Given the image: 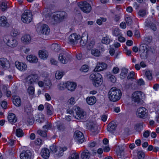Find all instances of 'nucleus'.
Segmentation results:
<instances>
[{"label":"nucleus","mask_w":159,"mask_h":159,"mask_svg":"<svg viewBox=\"0 0 159 159\" xmlns=\"http://www.w3.org/2000/svg\"><path fill=\"white\" fill-rule=\"evenodd\" d=\"M122 95L121 90L116 87H112L108 93V98L112 102H115L119 100Z\"/></svg>","instance_id":"1"},{"label":"nucleus","mask_w":159,"mask_h":159,"mask_svg":"<svg viewBox=\"0 0 159 159\" xmlns=\"http://www.w3.org/2000/svg\"><path fill=\"white\" fill-rule=\"evenodd\" d=\"M90 79L93 80V84L95 87H98L102 84V79L101 75L98 73L94 72L90 76Z\"/></svg>","instance_id":"2"},{"label":"nucleus","mask_w":159,"mask_h":159,"mask_svg":"<svg viewBox=\"0 0 159 159\" xmlns=\"http://www.w3.org/2000/svg\"><path fill=\"white\" fill-rule=\"evenodd\" d=\"M32 19V14L29 10H25L21 15V20L24 23H30Z\"/></svg>","instance_id":"3"},{"label":"nucleus","mask_w":159,"mask_h":159,"mask_svg":"<svg viewBox=\"0 0 159 159\" xmlns=\"http://www.w3.org/2000/svg\"><path fill=\"white\" fill-rule=\"evenodd\" d=\"M66 13L64 11H59L53 16L54 24H57L61 22L66 16Z\"/></svg>","instance_id":"4"},{"label":"nucleus","mask_w":159,"mask_h":159,"mask_svg":"<svg viewBox=\"0 0 159 159\" xmlns=\"http://www.w3.org/2000/svg\"><path fill=\"white\" fill-rule=\"evenodd\" d=\"M78 5L80 9L84 13H88L91 11L92 7L90 4L86 1L80 2Z\"/></svg>","instance_id":"5"},{"label":"nucleus","mask_w":159,"mask_h":159,"mask_svg":"<svg viewBox=\"0 0 159 159\" xmlns=\"http://www.w3.org/2000/svg\"><path fill=\"white\" fill-rule=\"evenodd\" d=\"M71 58L69 54L66 52H63L59 54L58 59L61 63L65 64L70 60Z\"/></svg>","instance_id":"6"},{"label":"nucleus","mask_w":159,"mask_h":159,"mask_svg":"<svg viewBox=\"0 0 159 159\" xmlns=\"http://www.w3.org/2000/svg\"><path fill=\"white\" fill-rule=\"evenodd\" d=\"M39 80L38 75L36 74H31L26 77L25 79L26 83L31 84L37 83Z\"/></svg>","instance_id":"7"},{"label":"nucleus","mask_w":159,"mask_h":159,"mask_svg":"<svg viewBox=\"0 0 159 159\" xmlns=\"http://www.w3.org/2000/svg\"><path fill=\"white\" fill-rule=\"evenodd\" d=\"M3 41L4 42L7 43V45L11 47H15L18 44L16 39L9 36H5L3 38Z\"/></svg>","instance_id":"8"},{"label":"nucleus","mask_w":159,"mask_h":159,"mask_svg":"<svg viewBox=\"0 0 159 159\" xmlns=\"http://www.w3.org/2000/svg\"><path fill=\"white\" fill-rule=\"evenodd\" d=\"M75 110V118L77 119H84L86 116V113L81 110L79 107L75 106L74 107Z\"/></svg>","instance_id":"9"},{"label":"nucleus","mask_w":159,"mask_h":159,"mask_svg":"<svg viewBox=\"0 0 159 159\" xmlns=\"http://www.w3.org/2000/svg\"><path fill=\"white\" fill-rule=\"evenodd\" d=\"M142 92L140 91H136L134 92L131 97L132 100L134 102L139 103L141 100Z\"/></svg>","instance_id":"10"},{"label":"nucleus","mask_w":159,"mask_h":159,"mask_svg":"<svg viewBox=\"0 0 159 159\" xmlns=\"http://www.w3.org/2000/svg\"><path fill=\"white\" fill-rule=\"evenodd\" d=\"M147 110L145 107H141L138 109L136 112L137 116L140 118H145L147 116Z\"/></svg>","instance_id":"11"},{"label":"nucleus","mask_w":159,"mask_h":159,"mask_svg":"<svg viewBox=\"0 0 159 159\" xmlns=\"http://www.w3.org/2000/svg\"><path fill=\"white\" fill-rule=\"evenodd\" d=\"M80 38V35L77 34L76 33L71 34L69 37V42L71 44H75L77 43V41Z\"/></svg>","instance_id":"12"},{"label":"nucleus","mask_w":159,"mask_h":159,"mask_svg":"<svg viewBox=\"0 0 159 159\" xmlns=\"http://www.w3.org/2000/svg\"><path fill=\"white\" fill-rule=\"evenodd\" d=\"M74 136L75 139L80 143H82L84 141V135L83 133L79 130H76L75 132Z\"/></svg>","instance_id":"13"},{"label":"nucleus","mask_w":159,"mask_h":159,"mask_svg":"<svg viewBox=\"0 0 159 159\" xmlns=\"http://www.w3.org/2000/svg\"><path fill=\"white\" fill-rule=\"evenodd\" d=\"M107 65L105 63H98L97 64L96 67L94 69L95 71H99L106 69Z\"/></svg>","instance_id":"14"},{"label":"nucleus","mask_w":159,"mask_h":159,"mask_svg":"<svg viewBox=\"0 0 159 159\" xmlns=\"http://www.w3.org/2000/svg\"><path fill=\"white\" fill-rule=\"evenodd\" d=\"M31 155L30 150L23 151L20 154V158L21 159H31Z\"/></svg>","instance_id":"15"},{"label":"nucleus","mask_w":159,"mask_h":159,"mask_svg":"<svg viewBox=\"0 0 159 159\" xmlns=\"http://www.w3.org/2000/svg\"><path fill=\"white\" fill-rule=\"evenodd\" d=\"M15 65L17 69L21 71H24L26 70L27 67L25 63L18 61H16Z\"/></svg>","instance_id":"16"},{"label":"nucleus","mask_w":159,"mask_h":159,"mask_svg":"<svg viewBox=\"0 0 159 159\" xmlns=\"http://www.w3.org/2000/svg\"><path fill=\"white\" fill-rule=\"evenodd\" d=\"M66 86L68 90L73 91L75 89L76 84L73 82L67 81L66 84Z\"/></svg>","instance_id":"17"},{"label":"nucleus","mask_w":159,"mask_h":159,"mask_svg":"<svg viewBox=\"0 0 159 159\" xmlns=\"http://www.w3.org/2000/svg\"><path fill=\"white\" fill-rule=\"evenodd\" d=\"M50 152L48 149L44 148L42 149L41 152V155L42 157L45 159H47L50 155Z\"/></svg>","instance_id":"18"},{"label":"nucleus","mask_w":159,"mask_h":159,"mask_svg":"<svg viewBox=\"0 0 159 159\" xmlns=\"http://www.w3.org/2000/svg\"><path fill=\"white\" fill-rule=\"evenodd\" d=\"M8 120L10 123L13 124L15 123L17 120V118L16 115L13 113H10L8 116Z\"/></svg>","instance_id":"19"},{"label":"nucleus","mask_w":159,"mask_h":159,"mask_svg":"<svg viewBox=\"0 0 159 159\" xmlns=\"http://www.w3.org/2000/svg\"><path fill=\"white\" fill-rule=\"evenodd\" d=\"M31 39V37L29 34H25L21 38V41L25 44L30 43Z\"/></svg>","instance_id":"20"},{"label":"nucleus","mask_w":159,"mask_h":159,"mask_svg":"<svg viewBox=\"0 0 159 159\" xmlns=\"http://www.w3.org/2000/svg\"><path fill=\"white\" fill-rule=\"evenodd\" d=\"M41 33L45 35H48L50 31V29L48 26L46 25H43L41 28Z\"/></svg>","instance_id":"21"},{"label":"nucleus","mask_w":159,"mask_h":159,"mask_svg":"<svg viewBox=\"0 0 159 159\" xmlns=\"http://www.w3.org/2000/svg\"><path fill=\"white\" fill-rule=\"evenodd\" d=\"M45 106L47 109V114L49 115H52L53 111L52 106L48 103H46L45 104Z\"/></svg>","instance_id":"22"},{"label":"nucleus","mask_w":159,"mask_h":159,"mask_svg":"<svg viewBox=\"0 0 159 159\" xmlns=\"http://www.w3.org/2000/svg\"><path fill=\"white\" fill-rule=\"evenodd\" d=\"M9 24L7 22L6 17L3 16L0 17V25L2 27L8 26Z\"/></svg>","instance_id":"23"},{"label":"nucleus","mask_w":159,"mask_h":159,"mask_svg":"<svg viewBox=\"0 0 159 159\" xmlns=\"http://www.w3.org/2000/svg\"><path fill=\"white\" fill-rule=\"evenodd\" d=\"M86 101L89 105H92L96 103L97 100L96 98L93 96L87 97Z\"/></svg>","instance_id":"24"},{"label":"nucleus","mask_w":159,"mask_h":159,"mask_svg":"<svg viewBox=\"0 0 159 159\" xmlns=\"http://www.w3.org/2000/svg\"><path fill=\"white\" fill-rule=\"evenodd\" d=\"M38 54L39 57L42 59H44L47 58L48 56V52L46 50H39Z\"/></svg>","instance_id":"25"},{"label":"nucleus","mask_w":159,"mask_h":159,"mask_svg":"<svg viewBox=\"0 0 159 159\" xmlns=\"http://www.w3.org/2000/svg\"><path fill=\"white\" fill-rule=\"evenodd\" d=\"M27 60L31 63H36L38 61L37 57L34 55H28L26 57Z\"/></svg>","instance_id":"26"},{"label":"nucleus","mask_w":159,"mask_h":159,"mask_svg":"<svg viewBox=\"0 0 159 159\" xmlns=\"http://www.w3.org/2000/svg\"><path fill=\"white\" fill-rule=\"evenodd\" d=\"M116 127V125L114 122L110 123L107 126V130L110 133H112L113 131L115 130Z\"/></svg>","instance_id":"27"},{"label":"nucleus","mask_w":159,"mask_h":159,"mask_svg":"<svg viewBox=\"0 0 159 159\" xmlns=\"http://www.w3.org/2000/svg\"><path fill=\"white\" fill-rule=\"evenodd\" d=\"M90 157L89 152L87 150H84L81 153L82 159H89Z\"/></svg>","instance_id":"28"},{"label":"nucleus","mask_w":159,"mask_h":159,"mask_svg":"<svg viewBox=\"0 0 159 159\" xmlns=\"http://www.w3.org/2000/svg\"><path fill=\"white\" fill-rule=\"evenodd\" d=\"M14 104L17 107H19L20 106L21 101L20 97L18 96L14 97L13 100Z\"/></svg>","instance_id":"29"},{"label":"nucleus","mask_w":159,"mask_h":159,"mask_svg":"<svg viewBox=\"0 0 159 159\" xmlns=\"http://www.w3.org/2000/svg\"><path fill=\"white\" fill-rule=\"evenodd\" d=\"M47 130H42L39 129L37 131V133L38 134L43 138H46L47 136Z\"/></svg>","instance_id":"30"},{"label":"nucleus","mask_w":159,"mask_h":159,"mask_svg":"<svg viewBox=\"0 0 159 159\" xmlns=\"http://www.w3.org/2000/svg\"><path fill=\"white\" fill-rule=\"evenodd\" d=\"M143 128V123L142 122L138 123L136 124L134 127V128L136 131H140Z\"/></svg>","instance_id":"31"},{"label":"nucleus","mask_w":159,"mask_h":159,"mask_svg":"<svg viewBox=\"0 0 159 159\" xmlns=\"http://www.w3.org/2000/svg\"><path fill=\"white\" fill-rule=\"evenodd\" d=\"M8 63V62L6 58H0V65L3 67L6 66V65Z\"/></svg>","instance_id":"32"},{"label":"nucleus","mask_w":159,"mask_h":159,"mask_svg":"<svg viewBox=\"0 0 159 159\" xmlns=\"http://www.w3.org/2000/svg\"><path fill=\"white\" fill-rule=\"evenodd\" d=\"M91 54L95 57H99L101 54L100 51L96 49H93L91 51Z\"/></svg>","instance_id":"33"},{"label":"nucleus","mask_w":159,"mask_h":159,"mask_svg":"<svg viewBox=\"0 0 159 159\" xmlns=\"http://www.w3.org/2000/svg\"><path fill=\"white\" fill-rule=\"evenodd\" d=\"M113 35L116 36H121V34L120 32L119 29L118 28H115L112 31Z\"/></svg>","instance_id":"34"},{"label":"nucleus","mask_w":159,"mask_h":159,"mask_svg":"<svg viewBox=\"0 0 159 159\" xmlns=\"http://www.w3.org/2000/svg\"><path fill=\"white\" fill-rule=\"evenodd\" d=\"M128 72V70L125 68H123L122 69L121 73L120 74V78L123 79L125 76Z\"/></svg>","instance_id":"35"},{"label":"nucleus","mask_w":159,"mask_h":159,"mask_svg":"<svg viewBox=\"0 0 159 159\" xmlns=\"http://www.w3.org/2000/svg\"><path fill=\"white\" fill-rule=\"evenodd\" d=\"M88 128L93 132H94L97 129V125L94 123H91L88 126Z\"/></svg>","instance_id":"36"},{"label":"nucleus","mask_w":159,"mask_h":159,"mask_svg":"<svg viewBox=\"0 0 159 159\" xmlns=\"http://www.w3.org/2000/svg\"><path fill=\"white\" fill-rule=\"evenodd\" d=\"M87 37L82 36L80 41V45L82 46H85L87 43Z\"/></svg>","instance_id":"37"},{"label":"nucleus","mask_w":159,"mask_h":159,"mask_svg":"<svg viewBox=\"0 0 159 159\" xmlns=\"http://www.w3.org/2000/svg\"><path fill=\"white\" fill-rule=\"evenodd\" d=\"M1 9L2 11H4L7 10V3L5 2H2L0 4Z\"/></svg>","instance_id":"38"},{"label":"nucleus","mask_w":159,"mask_h":159,"mask_svg":"<svg viewBox=\"0 0 159 159\" xmlns=\"http://www.w3.org/2000/svg\"><path fill=\"white\" fill-rule=\"evenodd\" d=\"M139 51L142 52H146L148 51L147 46L146 44H143L140 45Z\"/></svg>","instance_id":"39"},{"label":"nucleus","mask_w":159,"mask_h":159,"mask_svg":"<svg viewBox=\"0 0 159 159\" xmlns=\"http://www.w3.org/2000/svg\"><path fill=\"white\" fill-rule=\"evenodd\" d=\"M16 134L18 137H22L24 135V132L20 129H18L16 130Z\"/></svg>","instance_id":"40"},{"label":"nucleus","mask_w":159,"mask_h":159,"mask_svg":"<svg viewBox=\"0 0 159 159\" xmlns=\"http://www.w3.org/2000/svg\"><path fill=\"white\" fill-rule=\"evenodd\" d=\"M57 126L58 130L62 131H63L66 128L64 124L61 123L57 124Z\"/></svg>","instance_id":"41"},{"label":"nucleus","mask_w":159,"mask_h":159,"mask_svg":"<svg viewBox=\"0 0 159 159\" xmlns=\"http://www.w3.org/2000/svg\"><path fill=\"white\" fill-rule=\"evenodd\" d=\"M139 159H143L145 156V153L142 151H139L137 153Z\"/></svg>","instance_id":"42"},{"label":"nucleus","mask_w":159,"mask_h":159,"mask_svg":"<svg viewBox=\"0 0 159 159\" xmlns=\"http://www.w3.org/2000/svg\"><path fill=\"white\" fill-rule=\"evenodd\" d=\"M63 75V72L57 71L55 74V77L56 79L59 80L61 79Z\"/></svg>","instance_id":"43"},{"label":"nucleus","mask_w":159,"mask_h":159,"mask_svg":"<svg viewBox=\"0 0 159 159\" xmlns=\"http://www.w3.org/2000/svg\"><path fill=\"white\" fill-rule=\"evenodd\" d=\"M69 159H79L78 154L76 152H73L69 157Z\"/></svg>","instance_id":"44"},{"label":"nucleus","mask_w":159,"mask_h":159,"mask_svg":"<svg viewBox=\"0 0 159 159\" xmlns=\"http://www.w3.org/2000/svg\"><path fill=\"white\" fill-rule=\"evenodd\" d=\"M95 44V42L94 40H92L91 42L88 44L87 46V49L89 50L93 48Z\"/></svg>","instance_id":"45"},{"label":"nucleus","mask_w":159,"mask_h":159,"mask_svg":"<svg viewBox=\"0 0 159 159\" xmlns=\"http://www.w3.org/2000/svg\"><path fill=\"white\" fill-rule=\"evenodd\" d=\"M102 42L104 44H108L110 42V39L107 37H104L102 39Z\"/></svg>","instance_id":"46"},{"label":"nucleus","mask_w":159,"mask_h":159,"mask_svg":"<svg viewBox=\"0 0 159 159\" xmlns=\"http://www.w3.org/2000/svg\"><path fill=\"white\" fill-rule=\"evenodd\" d=\"M58 150H59V151L58 152V153H57V155L58 156L61 157L62 156L64 151L66 150L67 148H65L64 149H63V148L59 147V148H58Z\"/></svg>","instance_id":"47"},{"label":"nucleus","mask_w":159,"mask_h":159,"mask_svg":"<svg viewBox=\"0 0 159 159\" xmlns=\"http://www.w3.org/2000/svg\"><path fill=\"white\" fill-rule=\"evenodd\" d=\"M56 145H52L50 147V149L53 153H56L58 150V148Z\"/></svg>","instance_id":"48"},{"label":"nucleus","mask_w":159,"mask_h":159,"mask_svg":"<svg viewBox=\"0 0 159 159\" xmlns=\"http://www.w3.org/2000/svg\"><path fill=\"white\" fill-rule=\"evenodd\" d=\"M145 75L147 79L149 80H152V77L151 72L150 70H147L145 72Z\"/></svg>","instance_id":"49"},{"label":"nucleus","mask_w":159,"mask_h":159,"mask_svg":"<svg viewBox=\"0 0 159 159\" xmlns=\"http://www.w3.org/2000/svg\"><path fill=\"white\" fill-rule=\"evenodd\" d=\"M19 32L17 30H13L11 32V35L13 37H16L19 34Z\"/></svg>","instance_id":"50"},{"label":"nucleus","mask_w":159,"mask_h":159,"mask_svg":"<svg viewBox=\"0 0 159 159\" xmlns=\"http://www.w3.org/2000/svg\"><path fill=\"white\" fill-rule=\"evenodd\" d=\"M28 92L29 94L32 95L34 93V89L32 86L29 87L28 89Z\"/></svg>","instance_id":"51"},{"label":"nucleus","mask_w":159,"mask_h":159,"mask_svg":"<svg viewBox=\"0 0 159 159\" xmlns=\"http://www.w3.org/2000/svg\"><path fill=\"white\" fill-rule=\"evenodd\" d=\"M89 70L88 66L87 65H83L80 69V71L86 72L88 71Z\"/></svg>","instance_id":"52"},{"label":"nucleus","mask_w":159,"mask_h":159,"mask_svg":"<svg viewBox=\"0 0 159 159\" xmlns=\"http://www.w3.org/2000/svg\"><path fill=\"white\" fill-rule=\"evenodd\" d=\"M52 127V125L51 123L49 122H48L45 125L43 126V129L44 130H46L48 131V130L51 129Z\"/></svg>","instance_id":"53"},{"label":"nucleus","mask_w":159,"mask_h":159,"mask_svg":"<svg viewBox=\"0 0 159 159\" xmlns=\"http://www.w3.org/2000/svg\"><path fill=\"white\" fill-rule=\"evenodd\" d=\"M38 119H37L36 120L39 123L43 122L44 121V119L43 117V115H39L38 116Z\"/></svg>","instance_id":"54"},{"label":"nucleus","mask_w":159,"mask_h":159,"mask_svg":"<svg viewBox=\"0 0 159 159\" xmlns=\"http://www.w3.org/2000/svg\"><path fill=\"white\" fill-rule=\"evenodd\" d=\"M138 15L139 16L143 17L146 15V11L145 10L142 9L139 11L138 12Z\"/></svg>","instance_id":"55"},{"label":"nucleus","mask_w":159,"mask_h":159,"mask_svg":"<svg viewBox=\"0 0 159 159\" xmlns=\"http://www.w3.org/2000/svg\"><path fill=\"white\" fill-rule=\"evenodd\" d=\"M125 20L126 24L128 25H130L132 23V20L130 17H127L126 18Z\"/></svg>","instance_id":"56"},{"label":"nucleus","mask_w":159,"mask_h":159,"mask_svg":"<svg viewBox=\"0 0 159 159\" xmlns=\"http://www.w3.org/2000/svg\"><path fill=\"white\" fill-rule=\"evenodd\" d=\"M27 122L29 125H32L34 123V119L32 117H30L27 118Z\"/></svg>","instance_id":"57"},{"label":"nucleus","mask_w":159,"mask_h":159,"mask_svg":"<svg viewBox=\"0 0 159 159\" xmlns=\"http://www.w3.org/2000/svg\"><path fill=\"white\" fill-rule=\"evenodd\" d=\"M134 73L133 71H131L129 73L127 76V79L128 80H132L134 79Z\"/></svg>","instance_id":"58"},{"label":"nucleus","mask_w":159,"mask_h":159,"mask_svg":"<svg viewBox=\"0 0 159 159\" xmlns=\"http://www.w3.org/2000/svg\"><path fill=\"white\" fill-rule=\"evenodd\" d=\"M118 148L119 150H117V152L118 155H121V154L122 153L124 149L122 146H118Z\"/></svg>","instance_id":"59"},{"label":"nucleus","mask_w":159,"mask_h":159,"mask_svg":"<svg viewBox=\"0 0 159 159\" xmlns=\"http://www.w3.org/2000/svg\"><path fill=\"white\" fill-rule=\"evenodd\" d=\"M112 71L114 74H116L119 72V69L118 67H115L113 68Z\"/></svg>","instance_id":"60"},{"label":"nucleus","mask_w":159,"mask_h":159,"mask_svg":"<svg viewBox=\"0 0 159 159\" xmlns=\"http://www.w3.org/2000/svg\"><path fill=\"white\" fill-rule=\"evenodd\" d=\"M35 142L36 144L39 145L42 144L43 141L41 139H37L35 140Z\"/></svg>","instance_id":"61"},{"label":"nucleus","mask_w":159,"mask_h":159,"mask_svg":"<svg viewBox=\"0 0 159 159\" xmlns=\"http://www.w3.org/2000/svg\"><path fill=\"white\" fill-rule=\"evenodd\" d=\"M137 83L140 86L144 85L145 83L144 81L142 79L139 80L137 81Z\"/></svg>","instance_id":"62"},{"label":"nucleus","mask_w":159,"mask_h":159,"mask_svg":"<svg viewBox=\"0 0 159 159\" xmlns=\"http://www.w3.org/2000/svg\"><path fill=\"white\" fill-rule=\"evenodd\" d=\"M150 135V132L148 130L145 131L143 134V136L144 138H147Z\"/></svg>","instance_id":"63"},{"label":"nucleus","mask_w":159,"mask_h":159,"mask_svg":"<svg viewBox=\"0 0 159 159\" xmlns=\"http://www.w3.org/2000/svg\"><path fill=\"white\" fill-rule=\"evenodd\" d=\"M1 106L4 109H6L7 107V103L5 101H3L2 102Z\"/></svg>","instance_id":"64"}]
</instances>
